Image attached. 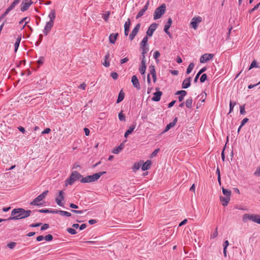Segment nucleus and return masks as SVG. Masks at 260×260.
I'll use <instances>...</instances> for the list:
<instances>
[{
	"label": "nucleus",
	"instance_id": "c03bdc74",
	"mask_svg": "<svg viewBox=\"0 0 260 260\" xmlns=\"http://www.w3.org/2000/svg\"><path fill=\"white\" fill-rule=\"evenodd\" d=\"M67 231L68 233H69L70 234H72V235H74L77 233L75 230L74 229H72V228H68L67 229Z\"/></svg>",
	"mask_w": 260,
	"mask_h": 260
},
{
	"label": "nucleus",
	"instance_id": "bf43d9fd",
	"mask_svg": "<svg viewBox=\"0 0 260 260\" xmlns=\"http://www.w3.org/2000/svg\"><path fill=\"white\" fill-rule=\"evenodd\" d=\"M50 132H51L50 128H46L42 132V134L44 135V134H49Z\"/></svg>",
	"mask_w": 260,
	"mask_h": 260
},
{
	"label": "nucleus",
	"instance_id": "a878e982",
	"mask_svg": "<svg viewBox=\"0 0 260 260\" xmlns=\"http://www.w3.org/2000/svg\"><path fill=\"white\" fill-rule=\"evenodd\" d=\"M55 11L54 10H52L50 13V14H49V17L50 18V21H52V23H53V22H54V20L55 18Z\"/></svg>",
	"mask_w": 260,
	"mask_h": 260
},
{
	"label": "nucleus",
	"instance_id": "c9c22d12",
	"mask_svg": "<svg viewBox=\"0 0 260 260\" xmlns=\"http://www.w3.org/2000/svg\"><path fill=\"white\" fill-rule=\"evenodd\" d=\"M110 15V12L109 11L106 12V13L104 14L103 15V19L106 21H107L108 20L109 17Z\"/></svg>",
	"mask_w": 260,
	"mask_h": 260
},
{
	"label": "nucleus",
	"instance_id": "f257e3e1",
	"mask_svg": "<svg viewBox=\"0 0 260 260\" xmlns=\"http://www.w3.org/2000/svg\"><path fill=\"white\" fill-rule=\"evenodd\" d=\"M31 212L30 210H25L23 208L14 209L11 212L12 217H10L7 220H18L24 218L28 217Z\"/></svg>",
	"mask_w": 260,
	"mask_h": 260
},
{
	"label": "nucleus",
	"instance_id": "c756f323",
	"mask_svg": "<svg viewBox=\"0 0 260 260\" xmlns=\"http://www.w3.org/2000/svg\"><path fill=\"white\" fill-rule=\"evenodd\" d=\"M194 67V63H192V62L190 63L189 64V66H188V68L187 69L186 73L187 74H189V73H190L191 72L192 70H193Z\"/></svg>",
	"mask_w": 260,
	"mask_h": 260
},
{
	"label": "nucleus",
	"instance_id": "37998d69",
	"mask_svg": "<svg viewBox=\"0 0 260 260\" xmlns=\"http://www.w3.org/2000/svg\"><path fill=\"white\" fill-rule=\"evenodd\" d=\"M135 128V125H131L129 127L128 129L126 132L127 133H129V134H131L133 132Z\"/></svg>",
	"mask_w": 260,
	"mask_h": 260
},
{
	"label": "nucleus",
	"instance_id": "7ed1b4c3",
	"mask_svg": "<svg viewBox=\"0 0 260 260\" xmlns=\"http://www.w3.org/2000/svg\"><path fill=\"white\" fill-rule=\"evenodd\" d=\"M242 220L243 222H246L248 220H251L253 222L260 224V215L245 213L243 215Z\"/></svg>",
	"mask_w": 260,
	"mask_h": 260
},
{
	"label": "nucleus",
	"instance_id": "4c0bfd02",
	"mask_svg": "<svg viewBox=\"0 0 260 260\" xmlns=\"http://www.w3.org/2000/svg\"><path fill=\"white\" fill-rule=\"evenodd\" d=\"M142 165V163H135L133 166V170L136 171L139 170Z\"/></svg>",
	"mask_w": 260,
	"mask_h": 260
},
{
	"label": "nucleus",
	"instance_id": "f3484780",
	"mask_svg": "<svg viewBox=\"0 0 260 260\" xmlns=\"http://www.w3.org/2000/svg\"><path fill=\"white\" fill-rule=\"evenodd\" d=\"M191 79V77H189L184 79L182 82V87L184 89L189 87L190 85Z\"/></svg>",
	"mask_w": 260,
	"mask_h": 260
},
{
	"label": "nucleus",
	"instance_id": "09e8293b",
	"mask_svg": "<svg viewBox=\"0 0 260 260\" xmlns=\"http://www.w3.org/2000/svg\"><path fill=\"white\" fill-rule=\"evenodd\" d=\"M111 77L114 79V80H116L117 78H118V75L117 73L116 72H112L111 74Z\"/></svg>",
	"mask_w": 260,
	"mask_h": 260
},
{
	"label": "nucleus",
	"instance_id": "69168bd1",
	"mask_svg": "<svg viewBox=\"0 0 260 260\" xmlns=\"http://www.w3.org/2000/svg\"><path fill=\"white\" fill-rule=\"evenodd\" d=\"M44 239V237L43 236H39L37 237V241L38 242L41 241Z\"/></svg>",
	"mask_w": 260,
	"mask_h": 260
},
{
	"label": "nucleus",
	"instance_id": "79ce46f5",
	"mask_svg": "<svg viewBox=\"0 0 260 260\" xmlns=\"http://www.w3.org/2000/svg\"><path fill=\"white\" fill-rule=\"evenodd\" d=\"M141 48L142 49V55H145L148 51V48L147 47H141Z\"/></svg>",
	"mask_w": 260,
	"mask_h": 260
},
{
	"label": "nucleus",
	"instance_id": "dca6fc26",
	"mask_svg": "<svg viewBox=\"0 0 260 260\" xmlns=\"http://www.w3.org/2000/svg\"><path fill=\"white\" fill-rule=\"evenodd\" d=\"M130 25H131V20H130L129 18H128L127 19V21L125 22L124 25V35L125 36H127L128 34Z\"/></svg>",
	"mask_w": 260,
	"mask_h": 260
},
{
	"label": "nucleus",
	"instance_id": "473e14b6",
	"mask_svg": "<svg viewBox=\"0 0 260 260\" xmlns=\"http://www.w3.org/2000/svg\"><path fill=\"white\" fill-rule=\"evenodd\" d=\"M148 41V37L147 36H145L142 40V42L140 44L141 47H145L147 45V43Z\"/></svg>",
	"mask_w": 260,
	"mask_h": 260
},
{
	"label": "nucleus",
	"instance_id": "bb28decb",
	"mask_svg": "<svg viewBox=\"0 0 260 260\" xmlns=\"http://www.w3.org/2000/svg\"><path fill=\"white\" fill-rule=\"evenodd\" d=\"M124 98V93L121 90L118 94V99L117 100V103L121 102Z\"/></svg>",
	"mask_w": 260,
	"mask_h": 260
},
{
	"label": "nucleus",
	"instance_id": "58836bf2",
	"mask_svg": "<svg viewBox=\"0 0 260 260\" xmlns=\"http://www.w3.org/2000/svg\"><path fill=\"white\" fill-rule=\"evenodd\" d=\"M172 23V20L171 18H169L167 23L165 25V27L170 28Z\"/></svg>",
	"mask_w": 260,
	"mask_h": 260
},
{
	"label": "nucleus",
	"instance_id": "7c9ffc66",
	"mask_svg": "<svg viewBox=\"0 0 260 260\" xmlns=\"http://www.w3.org/2000/svg\"><path fill=\"white\" fill-rule=\"evenodd\" d=\"M29 21V19L28 18L24 17V18H23L19 21V23L22 24L23 22H24V21H25L24 25L22 27V29H23L24 28V27L25 26V25H26V24L28 23Z\"/></svg>",
	"mask_w": 260,
	"mask_h": 260
},
{
	"label": "nucleus",
	"instance_id": "72a5a7b5",
	"mask_svg": "<svg viewBox=\"0 0 260 260\" xmlns=\"http://www.w3.org/2000/svg\"><path fill=\"white\" fill-rule=\"evenodd\" d=\"M20 1V0H14L8 8L12 10L19 3Z\"/></svg>",
	"mask_w": 260,
	"mask_h": 260
},
{
	"label": "nucleus",
	"instance_id": "0eeeda50",
	"mask_svg": "<svg viewBox=\"0 0 260 260\" xmlns=\"http://www.w3.org/2000/svg\"><path fill=\"white\" fill-rule=\"evenodd\" d=\"M64 192L62 190H60L59 192L58 196L55 199L56 204L59 206L63 207L64 206V203L62 202V201H64Z\"/></svg>",
	"mask_w": 260,
	"mask_h": 260
},
{
	"label": "nucleus",
	"instance_id": "b1692460",
	"mask_svg": "<svg viewBox=\"0 0 260 260\" xmlns=\"http://www.w3.org/2000/svg\"><path fill=\"white\" fill-rule=\"evenodd\" d=\"M151 165V161L150 160H147L142 166V170L143 171H146L148 170Z\"/></svg>",
	"mask_w": 260,
	"mask_h": 260
},
{
	"label": "nucleus",
	"instance_id": "20e7f679",
	"mask_svg": "<svg viewBox=\"0 0 260 260\" xmlns=\"http://www.w3.org/2000/svg\"><path fill=\"white\" fill-rule=\"evenodd\" d=\"M82 178V176L77 171H73L69 179L65 182V185H72L75 181Z\"/></svg>",
	"mask_w": 260,
	"mask_h": 260
},
{
	"label": "nucleus",
	"instance_id": "393cba45",
	"mask_svg": "<svg viewBox=\"0 0 260 260\" xmlns=\"http://www.w3.org/2000/svg\"><path fill=\"white\" fill-rule=\"evenodd\" d=\"M220 200L222 202V204L223 206H227V205L228 204V203H229L230 201V198H228V197H220Z\"/></svg>",
	"mask_w": 260,
	"mask_h": 260
},
{
	"label": "nucleus",
	"instance_id": "ea45409f",
	"mask_svg": "<svg viewBox=\"0 0 260 260\" xmlns=\"http://www.w3.org/2000/svg\"><path fill=\"white\" fill-rule=\"evenodd\" d=\"M160 56V53L158 51H155L153 54V57L156 59V61H158V58Z\"/></svg>",
	"mask_w": 260,
	"mask_h": 260
},
{
	"label": "nucleus",
	"instance_id": "a211bd4d",
	"mask_svg": "<svg viewBox=\"0 0 260 260\" xmlns=\"http://www.w3.org/2000/svg\"><path fill=\"white\" fill-rule=\"evenodd\" d=\"M162 94V92L160 91H158L157 92L154 93L153 97L152 98V100L155 102L159 101L160 99V97Z\"/></svg>",
	"mask_w": 260,
	"mask_h": 260
},
{
	"label": "nucleus",
	"instance_id": "603ef678",
	"mask_svg": "<svg viewBox=\"0 0 260 260\" xmlns=\"http://www.w3.org/2000/svg\"><path fill=\"white\" fill-rule=\"evenodd\" d=\"M218 235V232H217V229L216 228L215 231L211 235L210 237L211 238H216Z\"/></svg>",
	"mask_w": 260,
	"mask_h": 260
},
{
	"label": "nucleus",
	"instance_id": "f704fd0d",
	"mask_svg": "<svg viewBox=\"0 0 260 260\" xmlns=\"http://www.w3.org/2000/svg\"><path fill=\"white\" fill-rule=\"evenodd\" d=\"M11 10L9 8H7V9L6 10V11L1 15V16L0 17V21L3 20L5 17L9 13V12L11 11Z\"/></svg>",
	"mask_w": 260,
	"mask_h": 260
},
{
	"label": "nucleus",
	"instance_id": "412c9836",
	"mask_svg": "<svg viewBox=\"0 0 260 260\" xmlns=\"http://www.w3.org/2000/svg\"><path fill=\"white\" fill-rule=\"evenodd\" d=\"M124 146V143L123 142L121 143L118 147L114 148L112 150V153H113L114 154H118L123 149Z\"/></svg>",
	"mask_w": 260,
	"mask_h": 260
},
{
	"label": "nucleus",
	"instance_id": "6e6552de",
	"mask_svg": "<svg viewBox=\"0 0 260 260\" xmlns=\"http://www.w3.org/2000/svg\"><path fill=\"white\" fill-rule=\"evenodd\" d=\"M202 21V18L200 16L194 17L191 19L190 24L193 29H196Z\"/></svg>",
	"mask_w": 260,
	"mask_h": 260
},
{
	"label": "nucleus",
	"instance_id": "aec40b11",
	"mask_svg": "<svg viewBox=\"0 0 260 260\" xmlns=\"http://www.w3.org/2000/svg\"><path fill=\"white\" fill-rule=\"evenodd\" d=\"M53 212V214L59 213L61 216H66L67 217H70L71 216V214L70 212L65 211L56 210Z\"/></svg>",
	"mask_w": 260,
	"mask_h": 260
},
{
	"label": "nucleus",
	"instance_id": "3c124183",
	"mask_svg": "<svg viewBox=\"0 0 260 260\" xmlns=\"http://www.w3.org/2000/svg\"><path fill=\"white\" fill-rule=\"evenodd\" d=\"M16 243L14 242H10L7 245L10 249H13L16 245Z\"/></svg>",
	"mask_w": 260,
	"mask_h": 260
},
{
	"label": "nucleus",
	"instance_id": "5701e85b",
	"mask_svg": "<svg viewBox=\"0 0 260 260\" xmlns=\"http://www.w3.org/2000/svg\"><path fill=\"white\" fill-rule=\"evenodd\" d=\"M146 69V62H145L144 61H141V66L139 68V71H140V73L142 75L144 74Z\"/></svg>",
	"mask_w": 260,
	"mask_h": 260
},
{
	"label": "nucleus",
	"instance_id": "0e129e2a",
	"mask_svg": "<svg viewBox=\"0 0 260 260\" xmlns=\"http://www.w3.org/2000/svg\"><path fill=\"white\" fill-rule=\"evenodd\" d=\"M42 224L41 223H33V224H31L30 225V226L31 227H38V226H39L40 225H41Z\"/></svg>",
	"mask_w": 260,
	"mask_h": 260
},
{
	"label": "nucleus",
	"instance_id": "680f3d73",
	"mask_svg": "<svg viewBox=\"0 0 260 260\" xmlns=\"http://www.w3.org/2000/svg\"><path fill=\"white\" fill-rule=\"evenodd\" d=\"M128 60V58L127 57H125L120 60V63L121 64L124 63L126 62Z\"/></svg>",
	"mask_w": 260,
	"mask_h": 260
},
{
	"label": "nucleus",
	"instance_id": "ddd939ff",
	"mask_svg": "<svg viewBox=\"0 0 260 260\" xmlns=\"http://www.w3.org/2000/svg\"><path fill=\"white\" fill-rule=\"evenodd\" d=\"M132 83L133 86L136 88L137 89H140V85L139 83V80L138 79L136 75H133L132 77Z\"/></svg>",
	"mask_w": 260,
	"mask_h": 260
},
{
	"label": "nucleus",
	"instance_id": "052dcab7",
	"mask_svg": "<svg viewBox=\"0 0 260 260\" xmlns=\"http://www.w3.org/2000/svg\"><path fill=\"white\" fill-rule=\"evenodd\" d=\"M159 149H155L152 153H151V157H154L155 156L157 153L158 152H159Z\"/></svg>",
	"mask_w": 260,
	"mask_h": 260
},
{
	"label": "nucleus",
	"instance_id": "f03ea898",
	"mask_svg": "<svg viewBox=\"0 0 260 260\" xmlns=\"http://www.w3.org/2000/svg\"><path fill=\"white\" fill-rule=\"evenodd\" d=\"M106 172H100L95 173L92 175L87 176L80 179V182L83 183H91L97 181L102 175L106 174Z\"/></svg>",
	"mask_w": 260,
	"mask_h": 260
},
{
	"label": "nucleus",
	"instance_id": "f8f14e48",
	"mask_svg": "<svg viewBox=\"0 0 260 260\" xmlns=\"http://www.w3.org/2000/svg\"><path fill=\"white\" fill-rule=\"evenodd\" d=\"M53 25V23H52V21H49L47 22L44 29L43 30V33L45 35L47 36L48 34L50 32L52 26Z\"/></svg>",
	"mask_w": 260,
	"mask_h": 260
},
{
	"label": "nucleus",
	"instance_id": "4468645a",
	"mask_svg": "<svg viewBox=\"0 0 260 260\" xmlns=\"http://www.w3.org/2000/svg\"><path fill=\"white\" fill-rule=\"evenodd\" d=\"M177 117H175L172 122H170L169 124H168V125H167L165 129H164V131L162 132V133H165L167 132H168L171 128H172L176 124V122L177 121Z\"/></svg>",
	"mask_w": 260,
	"mask_h": 260
},
{
	"label": "nucleus",
	"instance_id": "de8ad7c7",
	"mask_svg": "<svg viewBox=\"0 0 260 260\" xmlns=\"http://www.w3.org/2000/svg\"><path fill=\"white\" fill-rule=\"evenodd\" d=\"M254 67H258L257 66V63H256V61L255 60H254L251 62V64H250V67H249V70H250V69H251L252 68H254Z\"/></svg>",
	"mask_w": 260,
	"mask_h": 260
},
{
	"label": "nucleus",
	"instance_id": "a19ab883",
	"mask_svg": "<svg viewBox=\"0 0 260 260\" xmlns=\"http://www.w3.org/2000/svg\"><path fill=\"white\" fill-rule=\"evenodd\" d=\"M39 212H41V213H53V212H54V210H48V209H40L39 210Z\"/></svg>",
	"mask_w": 260,
	"mask_h": 260
},
{
	"label": "nucleus",
	"instance_id": "4d7b16f0",
	"mask_svg": "<svg viewBox=\"0 0 260 260\" xmlns=\"http://www.w3.org/2000/svg\"><path fill=\"white\" fill-rule=\"evenodd\" d=\"M240 112L241 114H242V115L245 114L246 111L245 110V108H244V106H241L240 107Z\"/></svg>",
	"mask_w": 260,
	"mask_h": 260
},
{
	"label": "nucleus",
	"instance_id": "864d4df0",
	"mask_svg": "<svg viewBox=\"0 0 260 260\" xmlns=\"http://www.w3.org/2000/svg\"><path fill=\"white\" fill-rule=\"evenodd\" d=\"M259 6H260V2L258 4L255 5L252 9H251L249 11V13H251L252 12H253L254 11H255V10H256L257 9H258Z\"/></svg>",
	"mask_w": 260,
	"mask_h": 260
},
{
	"label": "nucleus",
	"instance_id": "423d86ee",
	"mask_svg": "<svg viewBox=\"0 0 260 260\" xmlns=\"http://www.w3.org/2000/svg\"><path fill=\"white\" fill-rule=\"evenodd\" d=\"M48 191L46 190L44 191L42 193L40 194L38 197L35 198L32 202L30 203L31 205L39 206L41 205L39 202L42 201L48 194Z\"/></svg>",
	"mask_w": 260,
	"mask_h": 260
},
{
	"label": "nucleus",
	"instance_id": "2f4dec72",
	"mask_svg": "<svg viewBox=\"0 0 260 260\" xmlns=\"http://www.w3.org/2000/svg\"><path fill=\"white\" fill-rule=\"evenodd\" d=\"M20 41H21V37H18L15 42V52H16L18 49Z\"/></svg>",
	"mask_w": 260,
	"mask_h": 260
},
{
	"label": "nucleus",
	"instance_id": "4be33fe9",
	"mask_svg": "<svg viewBox=\"0 0 260 260\" xmlns=\"http://www.w3.org/2000/svg\"><path fill=\"white\" fill-rule=\"evenodd\" d=\"M118 36V33L111 34L109 37L110 42L112 44H114Z\"/></svg>",
	"mask_w": 260,
	"mask_h": 260
},
{
	"label": "nucleus",
	"instance_id": "9d476101",
	"mask_svg": "<svg viewBox=\"0 0 260 260\" xmlns=\"http://www.w3.org/2000/svg\"><path fill=\"white\" fill-rule=\"evenodd\" d=\"M141 27V24L138 23L136 25L135 28L133 29L132 32L129 35V38L131 41H132L135 36L137 35L139 30L140 29Z\"/></svg>",
	"mask_w": 260,
	"mask_h": 260
},
{
	"label": "nucleus",
	"instance_id": "1a4fd4ad",
	"mask_svg": "<svg viewBox=\"0 0 260 260\" xmlns=\"http://www.w3.org/2000/svg\"><path fill=\"white\" fill-rule=\"evenodd\" d=\"M214 56V54L211 53H205L201 56L200 61L201 63H205L208 60H211Z\"/></svg>",
	"mask_w": 260,
	"mask_h": 260
},
{
	"label": "nucleus",
	"instance_id": "49530a36",
	"mask_svg": "<svg viewBox=\"0 0 260 260\" xmlns=\"http://www.w3.org/2000/svg\"><path fill=\"white\" fill-rule=\"evenodd\" d=\"M44 239L47 241H50L53 239V236L49 234L44 237Z\"/></svg>",
	"mask_w": 260,
	"mask_h": 260
},
{
	"label": "nucleus",
	"instance_id": "cd10ccee",
	"mask_svg": "<svg viewBox=\"0 0 260 260\" xmlns=\"http://www.w3.org/2000/svg\"><path fill=\"white\" fill-rule=\"evenodd\" d=\"M192 98H190L186 100V102H185V105L187 108H191L192 107Z\"/></svg>",
	"mask_w": 260,
	"mask_h": 260
},
{
	"label": "nucleus",
	"instance_id": "5fc2aeb1",
	"mask_svg": "<svg viewBox=\"0 0 260 260\" xmlns=\"http://www.w3.org/2000/svg\"><path fill=\"white\" fill-rule=\"evenodd\" d=\"M254 174L256 176H260V167L257 168L256 170L254 172Z\"/></svg>",
	"mask_w": 260,
	"mask_h": 260
},
{
	"label": "nucleus",
	"instance_id": "8fccbe9b",
	"mask_svg": "<svg viewBox=\"0 0 260 260\" xmlns=\"http://www.w3.org/2000/svg\"><path fill=\"white\" fill-rule=\"evenodd\" d=\"M235 105H236V103L235 102L233 103L231 101L230 102V113L232 112V111L233 110L234 107L235 106Z\"/></svg>",
	"mask_w": 260,
	"mask_h": 260
},
{
	"label": "nucleus",
	"instance_id": "c85d7f7f",
	"mask_svg": "<svg viewBox=\"0 0 260 260\" xmlns=\"http://www.w3.org/2000/svg\"><path fill=\"white\" fill-rule=\"evenodd\" d=\"M223 194L226 197L230 198L231 195V191L228 189H225L223 187L222 188Z\"/></svg>",
	"mask_w": 260,
	"mask_h": 260
},
{
	"label": "nucleus",
	"instance_id": "e2e57ef3",
	"mask_svg": "<svg viewBox=\"0 0 260 260\" xmlns=\"http://www.w3.org/2000/svg\"><path fill=\"white\" fill-rule=\"evenodd\" d=\"M84 131L85 132V134L86 136H88L89 135V133H90V131L89 129L88 128H86V127H85L84 128Z\"/></svg>",
	"mask_w": 260,
	"mask_h": 260
},
{
	"label": "nucleus",
	"instance_id": "338daca9",
	"mask_svg": "<svg viewBox=\"0 0 260 260\" xmlns=\"http://www.w3.org/2000/svg\"><path fill=\"white\" fill-rule=\"evenodd\" d=\"M229 243L228 240H226L225 241H224V242L223 243V248L226 249L228 246H229Z\"/></svg>",
	"mask_w": 260,
	"mask_h": 260
},
{
	"label": "nucleus",
	"instance_id": "6e6d98bb",
	"mask_svg": "<svg viewBox=\"0 0 260 260\" xmlns=\"http://www.w3.org/2000/svg\"><path fill=\"white\" fill-rule=\"evenodd\" d=\"M248 121V119L247 118H244L241 121L240 127H242Z\"/></svg>",
	"mask_w": 260,
	"mask_h": 260
},
{
	"label": "nucleus",
	"instance_id": "e433bc0d",
	"mask_svg": "<svg viewBox=\"0 0 260 260\" xmlns=\"http://www.w3.org/2000/svg\"><path fill=\"white\" fill-rule=\"evenodd\" d=\"M118 118L120 121H124L125 120V117L124 114H123L122 111H121L118 114Z\"/></svg>",
	"mask_w": 260,
	"mask_h": 260
},
{
	"label": "nucleus",
	"instance_id": "a18cd8bd",
	"mask_svg": "<svg viewBox=\"0 0 260 260\" xmlns=\"http://www.w3.org/2000/svg\"><path fill=\"white\" fill-rule=\"evenodd\" d=\"M207 76L206 74H203L200 78V82L201 83L204 82L207 79Z\"/></svg>",
	"mask_w": 260,
	"mask_h": 260
},
{
	"label": "nucleus",
	"instance_id": "774afa93",
	"mask_svg": "<svg viewBox=\"0 0 260 260\" xmlns=\"http://www.w3.org/2000/svg\"><path fill=\"white\" fill-rule=\"evenodd\" d=\"M187 222V220L186 219H184L179 224V226H181L184 224H185Z\"/></svg>",
	"mask_w": 260,
	"mask_h": 260
},
{
	"label": "nucleus",
	"instance_id": "39448f33",
	"mask_svg": "<svg viewBox=\"0 0 260 260\" xmlns=\"http://www.w3.org/2000/svg\"><path fill=\"white\" fill-rule=\"evenodd\" d=\"M166 6L165 4H162L155 10L153 14V19L154 20L160 18L166 12Z\"/></svg>",
	"mask_w": 260,
	"mask_h": 260
},
{
	"label": "nucleus",
	"instance_id": "6ab92c4d",
	"mask_svg": "<svg viewBox=\"0 0 260 260\" xmlns=\"http://www.w3.org/2000/svg\"><path fill=\"white\" fill-rule=\"evenodd\" d=\"M32 3L29 2H23L21 4V11L22 12L26 11Z\"/></svg>",
	"mask_w": 260,
	"mask_h": 260
},
{
	"label": "nucleus",
	"instance_id": "13d9d810",
	"mask_svg": "<svg viewBox=\"0 0 260 260\" xmlns=\"http://www.w3.org/2000/svg\"><path fill=\"white\" fill-rule=\"evenodd\" d=\"M48 228H49V224H47V223H45V224H44L42 226V227H41V230L42 231H44V230H45L47 229Z\"/></svg>",
	"mask_w": 260,
	"mask_h": 260
},
{
	"label": "nucleus",
	"instance_id": "2eb2a0df",
	"mask_svg": "<svg viewBox=\"0 0 260 260\" xmlns=\"http://www.w3.org/2000/svg\"><path fill=\"white\" fill-rule=\"evenodd\" d=\"M149 4V2L148 1L144 8L137 15L136 19L139 18L144 15V13L147 10L148 8Z\"/></svg>",
	"mask_w": 260,
	"mask_h": 260
},
{
	"label": "nucleus",
	"instance_id": "9b49d317",
	"mask_svg": "<svg viewBox=\"0 0 260 260\" xmlns=\"http://www.w3.org/2000/svg\"><path fill=\"white\" fill-rule=\"evenodd\" d=\"M157 26V24L156 23H152L150 25L148 28V30L147 31V35L149 36H152L153 33L155 30Z\"/></svg>",
	"mask_w": 260,
	"mask_h": 260
}]
</instances>
